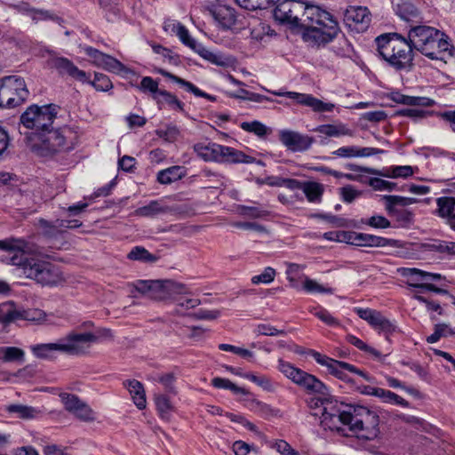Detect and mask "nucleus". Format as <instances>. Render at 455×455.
<instances>
[{"instance_id": "nucleus-43", "label": "nucleus", "mask_w": 455, "mask_h": 455, "mask_svg": "<svg viewBox=\"0 0 455 455\" xmlns=\"http://www.w3.org/2000/svg\"><path fill=\"white\" fill-rule=\"evenodd\" d=\"M0 358L4 362L23 361L24 352L15 347H0Z\"/></svg>"}, {"instance_id": "nucleus-14", "label": "nucleus", "mask_w": 455, "mask_h": 455, "mask_svg": "<svg viewBox=\"0 0 455 455\" xmlns=\"http://www.w3.org/2000/svg\"><path fill=\"white\" fill-rule=\"evenodd\" d=\"M47 66L55 69L60 76H68L79 82L85 83L88 81V76L79 69L70 60L65 57L52 55L47 60Z\"/></svg>"}, {"instance_id": "nucleus-36", "label": "nucleus", "mask_w": 455, "mask_h": 455, "mask_svg": "<svg viewBox=\"0 0 455 455\" xmlns=\"http://www.w3.org/2000/svg\"><path fill=\"white\" fill-rule=\"evenodd\" d=\"M437 214L443 219L448 220L455 215V198L443 196L436 200Z\"/></svg>"}, {"instance_id": "nucleus-5", "label": "nucleus", "mask_w": 455, "mask_h": 455, "mask_svg": "<svg viewBox=\"0 0 455 455\" xmlns=\"http://www.w3.org/2000/svg\"><path fill=\"white\" fill-rule=\"evenodd\" d=\"M377 52L396 70L407 69L412 65L413 49L408 38L397 34H383L376 37Z\"/></svg>"}, {"instance_id": "nucleus-17", "label": "nucleus", "mask_w": 455, "mask_h": 455, "mask_svg": "<svg viewBox=\"0 0 455 455\" xmlns=\"http://www.w3.org/2000/svg\"><path fill=\"white\" fill-rule=\"evenodd\" d=\"M84 50L86 55L92 60V62L96 66L102 68L105 70L116 74L127 70L125 66L118 60L110 55L105 54L92 46H86Z\"/></svg>"}, {"instance_id": "nucleus-24", "label": "nucleus", "mask_w": 455, "mask_h": 455, "mask_svg": "<svg viewBox=\"0 0 455 455\" xmlns=\"http://www.w3.org/2000/svg\"><path fill=\"white\" fill-rule=\"evenodd\" d=\"M222 145L212 142H201L194 146V150L204 161L220 162Z\"/></svg>"}, {"instance_id": "nucleus-35", "label": "nucleus", "mask_w": 455, "mask_h": 455, "mask_svg": "<svg viewBox=\"0 0 455 455\" xmlns=\"http://www.w3.org/2000/svg\"><path fill=\"white\" fill-rule=\"evenodd\" d=\"M155 101L156 102L159 108H162L164 105L166 104L174 109L184 112V103L180 101L174 94L165 90L161 91L160 96H158Z\"/></svg>"}, {"instance_id": "nucleus-46", "label": "nucleus", "mask_w": 455, "mask_h": 455, "mask_svg": "<svg viewBox=\"0 0 455 455\" xmlns=\"http://www.w3.org/2000/svg\"><path fill=\"white\" fill-rule=\"evenodd\" d=\"M238 212L242 216L252 218V219L263 218L268 214V212L260 206H247V205H239Z\"/></svg>"}, {"instance_id": "nucleus-47", "label": "nucleus", "mask_w": 455, "mask_h": 455, "mask_svg": "<svg viewBox=\"0 0 455 455\" xmlns=\"http://www.w3.org/2000/svg\"><path fill=\"white\" fill-rule=\"evenodd\" d=\"M277 0H235L243 8L247 10L266 9Z\"/></svg>"}, {"instance_id": "nucleus-11", "label": "nucleus", "mask_w": 455, "mask_h": 455, "mask_svg": "<svg viewBox=\"0 0 455 455\" xmlns=\"http://www.w3.org/2000/svg\"><path fill=\"white\" fill-rule=\"evenodd\" d=\"M310 355L315 360V362L322 366H325L329 372L336 378L342 380H348L347 374L346 371L358 374L364 378L367 381H372V378L368 376L363 371L357 369L355 365L347 363L346 362L338 361L328 357L327 355H322L319 352L312 350Z\"/></svg>"}, {"instance_id": "nucleus-57", "label": "nucleus", "mask_w": 455, "mask_h": 455, "mask_svg": "<svg viewBox=\"0 0 455 455\" xmlns=\"http://www.w3.org/2000/svg\"><path fill=\"white\" fill-rule=\"evenodd\" d=\"M254 332L258 335H265V336H277L283 335L285 331L283 330H278L275 327L267 324L261 323L256 326Z\"/></svg>"}, {"instance_id": "nucleus-40", "label": "nucleus", "mask_w": 455, "mask_h": 455, "mask_svg": "<svg viewBox=\"0 0 455 455\" xmlns=\"http://www.w3.org/2000/svg\"><path fill=\"white\" fill-rule=\"evenodd\" d=\"M377 393V397H379L384 403L397 404L403 407L409 406V403L405 399L390 390H386L379 387Z\"/></svg>"}, {"instance_id": "nucleus-4", "label": "nucleus", "mask_w": 455, "mask_h": 455, "mask_svg": "<svg viewBox=\"0 0 455 455\" xmlns=\"http://www.w3.org/2000/svg\"><path fill=\"white\" fill-rule=\"evenodd\" d=\"M407 38L415 49L432 60H443L450 53L451 44L448 36L434 27L410 25Z\"/></svg>"}, {"instance_id": "nucleus-26", "label": "nucleus", "mask_w": 455, "mask_h": 455, "mask_svg": "<svg viewBox=\"0 0 455 455\" xmlns=\"http://www.w3.org/2000/svg\"><path fill=\"white\" fill-rule=\"evenodd\" d=\"M160 75H162L163 76L170 79L171 81L178 84L180 86H181L182 88H184L187 92H192L194 95L197 96V97H202V98H205L211 101H214L216 100V98L211 94H208L203 91H201L199 88H197L195 84H193L192 83L180 77V76H177L173 74H172L171 72H168L164 69H159L157 71Z\"/></svg>"}, {"instance_id": "nucleus-60", "label": "nucleus", "mask_w": 455, "mask_h": 455, "mask_svg": "<svg viewBox=\"0 0 455 455\" xmlns=\"http://www.w3.org/2000/svg\"><path fill=\"white\" fill-rule=\"evenodd\" d=\"M219 348L222 351L232 352L247 359H250L253 356V353L251 351L229 344H220Z\"/></svg>"}, {"instance_id": "nucleus-1", "label": "nucleus", "mask_w": 455, "mask_h": 455, "mask_svg": "<svg viewBox=\"0 0 455 455\" xmlns=\"http://www.w3.org/2000/svg\"><path fill=\"white\" fill-rule=\"evenodd\" d=\"M0 249L8 251V263L20 267L28 278L42 285H57L64 279L59 267L39 258L24 240H0Z\"/></svg>"}, {"instance_id": "nucleus-39", "label": "nucleus", "mask_w": 455, "mask_h": 455, "mask_svg": "<svg viewBox=\"0 0 455 455\" xmlns=\"http://www.w3.org/2000/svg\"><path fill=\"white\" fill-rule=\"evenodd\" d=\"M158 85V82L151 76H144L137 88L144 93H150L153 100H156V99L160 96V92L162 91L159 90Z\"/></svg>"}, {"instance_id": "nucleus-61", "label": "nucleus", "mask_w": 455, "mask_h": 455, "mask_svg": "<svg viewBox=\"0 0 455 455\" xmlns=\"http://www.w3.org/2000/svg\"><path fill=\"white\" fill-rule=\"evenodd\" d=\"M433 251L455 255V242L438 241L430 245Z\"/></svg>"}, {"instance_id": "nucleus-62", "label": "nucleus", "mask_w": 455, "mask_h": 455, "mask_svg": "<svg viewBox=\"0 0 455 455\" xmlns=\"http://www.w3.org/2000/svg\"><path fill=\"white\" fill-rule=\"evenodd\" d=\"M315 315L329 326L336 327L340 325L339 321L326 309L322 308L316 311Z\"/></svg>"}, {"instance_id": "nucleus-37", "label": "nucleus", "mask_w": 455, "mask_h": 455, "mask_svg": "<svg viewBox=\"0 0 455 455\" xmlns=\"http://www.w3.org/2000/svg\"><path fill=\"white\" fill-rule=\"evenodd\" d=\"M315 132L324 134L328 137L352 136V132L343 124H323L315 129Z\"/></svg>"}, {"instance_id": "nucleus-58", "label": "nucleus", "mask_w": 455, "mask_h": 455, "mask_svg": "<svg viewBox=\"0 0 455 455\" xmlns=\"http://www.w3.org/2000/svg\"><path fill=\"white\" fill-rule=\"evenodd\" d=\"M37 225L45 236L53 238L59 235L55 222H49L44 219H40Z\"/></svg>"}, {"instance_id": "nucleus-31", "label": "nucleus", "mask_w": 455, "mask_h": 455, "mask_svg": "<svg viewBox=\"0 0 455 455\" xmlns=\"http://www.w3.org/2000/svg\"><path fill=\"white\" fill-rule=\"evenodd\" d=\"M213 15L223 28H231L236 22L235 12L229 6L222 5L218 7Z\"/></svg>"}, {"instance_id": "nucleus-42", "label": "nucleus", "mask_w": 455, "mask_h": 455, "mask_svg": "<svg viewBox=\"0 0 455 455\" xmlns=\"http://www.w3.org/2000/svg\"><path fill=\"white\" fill-rule=\"evenodd\" d=\"M382 200L385 202V209L387 207L399 208L398 206L405 207L417 202V199L412 197H404L400 196H383Z\"/></svg>"}, {"instance_id": "nucleus-25", "label": "nucleus", "mask_w": 455, "mask_h": 455, "mask_svg": "<svg viewBox=\"0 0 455 455\" xmlns=\"http://www.w3.org/2000/svg\"><path fill=\"white\" fill-rule=\"evenodd\" d=\"M384 151L376 148H357L355 146L341 147L333 152V155L339 157L350 158V157H366Z\"/></svg>"}, {"instance_id": "nucleus-7", "label": "nucleus", "mask_w": 455, "mask_h": 455, "mask_svg": "<svg viewBox=\"0 0 455 455\" xmlns=\"http://www.w3.org/2000/svg\"><path fill=\"white\" fill-rule=\"evenodd\" d=\"M60 107L55 104L38 107L32 105L20 116V124L24 129L31 130L28 136L34 140L41 132L50 128L56 118Z\"/></svg>"}, {"instance_id": "nucleus-52", "label": "nucleus", "mask_w": 455, "mask_h": 455, "mask_svg": "<svg viewBox=\"0 0 455 455\" xmlns=\"http://www.w3.org/2000/svg\"><path fill=\"white\" fill-rule=\"evenodd\" d=\"M86 83H90L97 91L107 92L113 87L110 79L103 74L95 73L94 80L88 81Z\"/></svg>"}, {"instance_id": "nucleus-55", "label": "nucleus", "mask_w": 455, "mask_h": 455, "mask_svg": "<svg viewBox=\"0 0 455 455\" xmlns=\"http://www.w3.org/2000/svg\"><path fill=\"white\" fill-rule=\"evenodd\" d=\"M347 341L348 343H350L351 345L355 346V347H357L358 349H360L362 351H364L366 353L371 354L375 357H379L380 356V353L378 350H376L375 348L368 346L362 339H360L359 338H357V337H355V336H354L352 334H348L347 336Z\"/></svg>"}, {"instance_id": "nucleus-16", "label": "nucleus", "mask_w": 455, "mask_h": 455, "mask_svg": "<svg viewBox=\"0 0 455 455\" xmlns=\"http://www.w3.org/2000/svg\"><path fill=\"white\" fill-rule=\"evenodd\" d=\"M371 13L366 7L350 6L344 16L346 25L357 33L364 32L371 23Z\"/></svg>"}, {"instance_id": "nucleus-10", "label": "nucleus", "mask_w": 455, "mask_h": 455, "mask_svg": "<svg viewBox=\"0 0 455 455\" xmlns=\"http://www.w3.org/2000/svg\"><path fill=\"white\" fill-rule=\"evenodd\" d=\"M28 96V91L23 78L12 76L0 81V108L19 106Z\"/></svg>"}, {"instance_id": "nucleus-64", "label": "nucleus", "mask_w": 455, "mask_h": 455, "mask_svg": "<svg viewBox=\"0 0 455 455\" xmlns=\"http://www.w3.org/2000/svg\"><path fill=\"white\" fill-rule=\"evenodd\" d=\"M275 448L281 455H299L291 446L284 440H279L275 443Z\"/></svg>"}, {"instance_id": "nucleus-44", "label": "nucleus", "mask_w": 455, "mask_h": 455, "mask_svg": "<svg viewBox=\"0 0 455 455\" xmlns=\"http://www.w3.org/2000/svg\"><path fill=\"white\" fill-rule=\"evenodd\" d=\"M346 167L348 170L354 171V172H365V173H369V174H375V175L381 176V177L393 178L392 167L387 168V169H383V170H377L374 168L359 166V165H356L354 164H347L346 165Z\"/></svg>"}, {"instance_id": "nucleus-50", "label": "nucleus", "mask_w": 455, "mask_h": 455, "mask_svg": "<svg viewBox=\"0 0 455 455\" xmlns=\"http://www.w3.org/2000/svg\"><path fill=\"white\" fill-rule=\"evenodd\" d=\"M362 223L377 229H385L391 227V222L382 215H373L369 219L362 220Z\"/></svg>"}, {"instance_id": "nucleus-53", "label": "nucleus", "mask_w": 455, "mask_h": 455, "mask_svg": "<svg viewBox=\"0 0 455 455\" xmlns=\"http://www.w3.org/2000/svg\"><path fill=\"white\" fill-rule=\"evenodd\" d=\"M369 186L378 191H393L396 189V183L382 180L380 178H370L367 180Z\"/></svg>"}, {"instance_id": "nucleus-30", "label": "nucleus", "mask_w": 455, "mask_h": 455, "mask_svg": "<svg viewBox=\"0 0 455 455\" xmlns=\"http://www.w3.org/2000/svg\"><path fill=\"white\" fill-rule=\"evenodd\" d=\"M167 212V206H164L158 200H153L150 201L148 204L137 208L133 212V215L145 218H154Z\"/></svg>"}, {"instance_id": "nucleus-13", "label": "nucleus", "mask_w": 455, "mask_h": 455, "mask_svg": "<svg viewBox=\"0 0 455 455\" xmlns=\"http://www.w3.org/2000/svg\"><path fill=\"white\" fill-rule=\"evenodd\" d=\"M65 409L72 413L78 419L85 422L95 420V412L93 410L77 395L63 393L60 395Z\"/></svg>"}, {"instance_id": "nucleus-28", "label": "nucleus", "mask_w": 455, "mask_h": 455, "mask_svg": "<svg viewBox=\"0 0 455 455\" xmlns=\"http://www.w3.org/2000/svg\"><path fill=\"white\" fill-rule=\"evenodd\" d=\"M124 385L130 392L133 403L138 407V409H144L147 404V400L143 385L136 379L125 380Z\"/></svg>"}, {"instance_id": "nucleus-49", "label": "nucleus", "mask_w": 455, "mask_h": 455, "mask_svg": "<svg viewBox=\"0 0 455 455\" xmlns=\"http://www.w3.org/2000/svg\"><path fill=\"white\" fill-rule=\"evenodd\" d=\"M303 288L307 292L309 293H333V290L331 288H326L322 284L318 283L316 281L310 279L308 277L305 278L303 283Z\"/></svg>"}, {"instance_id": "nucleus-38", "label": "nucleus", "mask_w": 455, "mask_h": 455, "mask_svg": "<svg viewBox=\"0 0 455 455\" xmlns=\"http://www.w3.org/2000/svg\"><path fill=\"white\" fill-rule=\"evenodd\" d=\"M386 211L390 217L395 218L400 227H407L412 223L413 214L407 209L387 207Z\"/></svg>"}, {"instance_id": "nucleus-27", "label": "nucleus", "mask_w": 455, "mask_h": 455, "mask_svg": "<svg viewBox=\"0 0 455 455\" xmlns=\"http://www.w3.org/2000/svg\"><path fill=\"white\" fill-rule=\"evenodd\" d=\"M390 99L394 102L413 107H431L435 104V100L430 98L408 96L399 92H391Z\"/></svg>"}, {"instance_id": "nucleus-2", "label": "nucleus", "mask_w": 455, "mask_h": 455, "mask_svg": "<svg viewBox=\"0 0 455 455\" xmlns=\"http://www.w3.org/2000/svg\"><path fill=\"white\" fill-rule=\"evenodd\" d=\"M321 424L331 430H341V426H347L349 430L359 434V437L372 440L378 436L379 415L367 407L349 406L347 411H340L331 403L323 407Z\"/></svg>"}, {"instance_id": "nucleus-41", "label": "nucleus", "mask_w": 455, "mask_h": 455, "mask_svg": "<svg viewBox=\"0 0 455 455\" xmlns=\"http://www.w3.org/2000/svg\"><path fill=\"white\" fill-rule=\"evenodd\" d=\"M7 410L9 412L17 413L20 418L25 419H34L40 413L36 408L22 404H12Z\"/></svg>"}, {"instance_id": "nucleus-22", "label": "nucleus", "mask_w": 455, "mask_h": 455, "mask_svg": "<svg viewBox=\"0 0 455 455\" xmlns=\"http://www.w3.org/2000/svg\"><path fill=\"white\" fill-rule=\"evenodd\" d=\"M149 297L154 299H163L167 297L170 291L179 293H186V287L181 283L172 281L152 280Z\"/></svg>"}, {"instance_id": "nucleus-48", "label": "nucleus", "mask_w": 455, "mask_h": 455, "mask_svg": "<svg viewBox=\"0 0 455 455\" xmlns=\"http://www.w3.org/2000/svg\"><path fill=\"white\" fill-rule=\"evenodd\" d=\"M156 133L168 142H174L179 138L180 132L177 125L169 124L164 129H157Z\"/></svg>"}, {"instance_id": "nucleus-21", "label": "nucleus", "mask_w": 455, "mask_h": 455, "mask_svg": "<svg viewBox=\"0 0 455 455\" xmlns=\"http://www.w3.org/2000/svg\"><path fill=\"white\" fill-rule=\"evenodd\" d=\"M395 13L410 25L421 23V13L409 0H392Z\"/></svg>"}, {"instance_id": "nucleus-9", "label": "nucleus", "mask_w": 455, "mask_h": 455, "mask_svg": "<svg viewBox=\"0 0 455 455\" xmlns=\"http://www.w3.org/2000/svg\"><path fill=\"white\" fill-rule=\"evenodd\" d=\"M74 133L69 128L50 129L36 138L35 146H38L43 151L54 154L63 150L73 148Z\"/></svg>"}, {"instance_id": "nucleus-56", "label": "nucleus", "mask_w": 455, "mask_h": 455, "mask_svg": "<svg viewBox=\"0 0 455 455\" xmlns=\"http://www.w3.org/2000/svg\"><path fill=\"white\" fill-rule=\"evenodd\" d=\"M275 274L276 272L273 267H267L261 274L252 276L251 283L253 284H268L274 281Z\"/></svg>"}, {"instance_id": "nucleus-54", "label": "nucleus", "mask_w": 455, "mask_h": 455, "mask_svg": "<svg viewBox=\"0 0 455 455\" xmlns=\"http://www.w3.org/2000/svg\"><path fill=\"white\" fill-rule=\"evenodd\" d=\"M155 403L158 412L162 418H166L172 409V405L169 398L165 395H156Z\"/></svg>"}, {"instance_id": "nucleus-19", "label": "nucleus", "mask_w": 455, "mask_h": 455, "mask_svg": "<svg viewBox=\"0 0 455 455\" xmlns=\"http://www.w3.org/2000/svg\"><path fill=\"white\" fill-rule=\"evenodd\" d=\"M279 139L286 148L293 152L306 151L315 141L313 137L289 130L281 131Z\"/></svg>"}, {"instance_id": "nucleus-3", "label": "nucleus", "mask_w": 455, "mask_h": 455, "mask_svg": "<svg viewBox=\"0 0 455 455\" xmlns=\"http://www.w3.org/2000/svg\"><path fill=\"white\" fill-rule=\"evenodd\" d=\"M300 28H304V37L318 44L331 42L338 34V22L325 10L316 5H307L302 2Z\"/></svg>"}, {"instance_id": "nucleus-45", "label": "nucleus", "mask_w": 455, "mask_h": 455, "mask_svg": "<svg viewBox=\"0 0 455 455\" xmlns=\"http://www.w3.org/2000/svg\"><path fill=\"white\" fill-rule=\"evenodd\" d=\"M128 259L132 260H140L144 262H154L156 257L151 254L148 250L141 246L134 247L128 254Z\"/></svg>"}, {"instance_id": "nucleus-63", "label": "nucleus", "mask_w": 455, "mask_h": 455, "mask_svg": "<svg viewBox=\"0 0 455 455\" xmlns=\"http://www.w3.org/2000/svg\"><path fill=\"white\" fill-rule=\"evenodd\" d=\"M361 195V192L347 185L340 188V196L345 203L350 204Z\"/></svg>"}, {"instance_id": "nucleus-6", "label": "nucleus", "mask_w": 455, "mask_h": 455, "mask_svg": "<svg viewBox=\"0 0 455 455\" xmlns=\"http://www.w3.org/2000/svg\"><path fill=\"white\" fill-rule=\"evenodd\" d=\"M98 338L92 332H70L55 343L38 344L31 347L34 355L38 358H49L54 351L79 355L86 353Z\"/></svg>"}, {"instance_id": "nucleus-32", "label": "nucleus", "mask_w": 455, "mask_h": 455, "mask_svg": "<svg viewBox=\"0 0 455 455\" xmlns=\"http://www.w3.org/2000/svg\"><path fill=\"white\" fill-rule=\"evenodd\" d=\"M22 317H29V315L19 311L12 301L0 304V323H8Z\"/></svg>"}, {"instance_id": "nucleus-33", "label": "nucleus", "mask_w": 455, "mask_h": 455, "mask_svg": "<svg viewBox=\"0 0 455 455\" xmlns=\"http://www.w3.org/2000/svg\"><path fill=\"white\" fill-rule=\"evenodd\" d=\"M186 172L183 167L174 165L165 170H162L157 173V180L161 184H171L174 181L181 180Z\"/></svg>"}, {"instance_id": "nucleus-8", "label": "nucleus", "mask_w": 455, "mask_h": 455, "mask_svg": "<svg viewBox=\"0 0 455 455\" xmlns=\"http://www.w3.org/2000/svg\"><path fill=\"white\" fill-rule=\"evenodd\" d=\"M278 370L294 384L308 394L328 395L327 387L315 376L295 367L283 360L278 361Z\"/></svg>"}, {"instance_id": "nucleus-18", "label": "nucleus", "mask_w": 455, "mask_h": 455, "mask_svg": "<svg viewBox=\"0 0 455 455\" xmlns=\"http://www.w3.org/2000/svg\"><path fill=\"white\" fill-rule=\"evenodd\" d=\"M402 276L407 278L410 286L426 289L429 282H435L442 279L440 274L426 272L414 267H402L399 270Z\"/></svg>"}, {"instance_id": "nucleus-23", "label": "nucleus", "mask_w": 455, "mask_h": 455, "mask_svg": "<svg viewBox=\"0 0 455 455\" xmlns=\"http://www.w3.org/2000/svg\"><path fill=\"white\" fill-rule=\"evenodd\" d=\"M357 246L369 247H401L402 243L398 240L377 236L371 234L358 233Z\"/></svg>"}, {"instance_id": "nucleus-12", "label": "nucleus", "mask_w": 455, "mask_h": 455, "mask_svg": "<svg viewBox=\"0 0 455 455\" xmlns=\"http://www.w3.org/2000/svg\"><path fill=\"white\" fill-rule=\"evenodd\" d=\"M302 2L284 0L274 9V18L282 24H288L292 28H300V12Z\"/></svg>"}, {"instance_id": "nucleus-34", "label": "nucleus", "mask_w": 455, "mask_h": 455, "mask_svg": "<svg viewBox=\"0 0 455 455\" xmlns=\"http://www.w3.org/2000/svg\"><path fill=\"white\" fill-rule=\"evenodd\" d=\"M307 199L310 203H318L321 201L324 188L323 185L315 181L303 182L302 189Z\"/></svg>"}, {"instance_id": "nucleus-20", "label": "nucleus", "mask_w": 455, "mask_h": 455, "mask_svg": "<svg viewBox=\"0 0 455 455\" xmlns=\"http://www.w3.org/2000/svg\"><path fill=\"white\" fill-rule=\"evenodd\" d=\"M355 312L360 318L368 322L375 329L384 331L387 334L392 333L395 330V324L376 310L355 307Z\"/></svg>"}, {"instance_id": "nucleus-51", "label": "nucleus", "mask_w": 455, "mask_h": 455, "mask_svg": "<svg viewBox=\"0 0 455 455\" xmlns=\"http://www.w3.org/2000/svg\"><path fill=\"white\" fill-rule=\"evenodd\" d=\"M240 126L243 131L252 132L259 137H264L267 132L266 125L259 121L243 122Z\"/></svg>"}, {"instance_id": "nucleus-29", "label": "nucleus", "mask_w": 455, "mask_h": 455, "mask_svg": "<svg viewBox=\"0 0 455 455\" xmlns=\"http://www.w3.org/2000/svg\"><path fill=\"white\" fill-rule=\"evenodd\" d=\"M220 161L223 163H244L251 164L254 162V158L243 154L242 151L236 150L230 147L222 146Z\"/></svg>"}, {"instance_id": "nucleus-59", "label": "nucleus", "mask_w": 455, "mask_h": 455, "mask_svg": "<svg viewBox=\"0 0 455 455\" xmlns=\"http://www.w3.org/2000/svg\"><path fill=\"white\" fill-rule=\"evenodd\" d=\"M176 35L179 36L180 40L187 46L190 47L193 50H196L197 47V43L195 39H193L188 30L186 28L184 25H181V27H179L178 31L176 32Z\"/></svg>"}, {"instance_id": "nucleus-15", "label": "nucleus", "mask_w": 455, "mask_h": 455, "mask_svg": "<svg viewBox=\"0 0 455 455\" xmlns=\"http://www.w3.org/2000/svg\"><path fill=\"white\" fill-rule=\"evenodd\" d=\"M275 96H284L296 100L299 104L310 108L313 111L331 112L334 109L335 105L331 102H323L311 94L299 93L296 92H272Z\"/></svg>"}]
</instances>
